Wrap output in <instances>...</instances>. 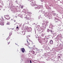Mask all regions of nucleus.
Returning <instances> with one entry per match:
<instances>
[{
    "label": "nucleus",
    "mask_w": 63,
    "mask_h": 63,
    "mask_svg": "<svg viewBox=\"0 0 63 63\" xmlns=\"http://www.w3.org/2000/svg\"><path fill=\"white\" fill-rule=\"evenodd\" d=\"M30 63H32L31 60H30Z\"/></svg>",
    "instance_id": "obj_19"
},
{
    "label": "nucleus",
    "mask_w": 63,
    "mask_h": 63,
    "mask_svg": "<svg viewBox=\"0 0 63 63\" xmlns=\"http://www.w3.org/2000/svg\"><path fill=\"white\" fill-rule=\"evenodd\" d=\"M27 43H28V45H30V43H29V42L28 41H27Z\"/></svg>",
    "instance_id": "obj_15"
},
{
    "label": "nucleus",
    "mask_w": 63,
    "mask_h": 63,
    "mask_svg": "<svg viewBox=\"0 0 63 63\" xmlns=\"http://www.w3.org/2000/svg\"><path fill=\"white\" fill-rule=\"evenodd\" d=\"M59 20L58 19H55V21L56 22H58V21Z\"/></svg>",
    "instance_id": "obj_7"
},
{
    "label": "nucleus",
    "mask_w": 63,
    "mask_h": 63,
    "mask_svg": "<svg viewBox=\"0 0 63 63\" xmlns=\"http://www.w3.org/2000/svg\"><path fill=\"white\" fill-rule=\"evenodd\" d=\"M34 47H35V46H34Z\"/></svg>",
    "instance_id": "obj_26"
},
{
    "label": "nucleus",
    "mask_w": 63,
    "mask_h": 63,
    "mask_svg": "<svg viewBox=\"0 0 63 63\" xmlns=\"http://www.w3.org/2000/svg\"><path fill=\"white\" fill-rule=\"evenodd\" d=\"M62 2H61V1L60 2V3H61Z\"/></svg>",
    "instance_id": "obj_24"
},
{
    "label": "nucleus",
    "mask_w": 63,
    "mask_h": 63,
    "mask_svg": "<svg viewBox=\"0 0 63 63\" xmlns=\"http://www.w3.org/2000/svg\"><path fill=\"white\" fill-rule=\"evenodd\" d=\"M13 29H14V28H13V29H12V30H13Z\"/></svg>",
    "instance_id": "obj_22"
},
{
    "label": "nucleus",
    "mask_w": 63,
    "mask_h": 63,
    "mask_svg": "<svg viewBox=\"0 0 63 63\" xmlns=\"http://www.w3.org/2000/svg\"><path fill=\"white\" fill-rule=\"evenodd\" d=\"M53 43V41H51L50 42V43L51 44H52Z\"/></svg>",
    "instance_id": "obj_10"
},
{
    "label": "nucleus",
    "mask_w": 63,
    "mask_h": 63,
    "mask_svg": "<svg viewBox=\"0 0 63 63\" xmlns=\"http://www.w3.org/2000/svg\"><path fill=\"white\" fill-rule=\"evenodd\" d=\"M21 8L22 9H23V6H21Z\"/></svg>",
    "instance_id": "obj_17"
},
{
    "label": "nucleus",
    "mask_w": 63,
    "mask_h": 63,
    "mask_svg": "<svg viewBox=\"0 0 63 63\" xmlns=\"http://www.w3.org/2000/svg\"><path fill=\"white\" fill-rule=\"evenodd\" d=\"M10 24V23L8 21L7 23L6 24V25H9Z\"/></svg>",
    "instance_id": "obj_8"
},
{
    "label": "nucleus",
    "mask_w": 63,
    "mask_h": 63,
    "mask_svg": "<svg viewBox=\"0 0 63 63\" xmlns=\"http://www.w3.org/2000/svg\"><path fill=\"white\" fill-rule=\"evenodd\" d=\"M47 41H46V43H47Z\"/></svg>",
    "instance_id": "obj_21"
},
{
    "label": "nucleus",
    "mask_w": 63,
    "mask_h": 63,
    "mask_svg": "<svg viewBox=\"0 0 63 63\" xmlns=\"http://www.w3.org/2000/svg\"><path fill=\"white\" fill-rule=\"evenodd\" d=\"M8 45H9V44H10V42H8Z\"/></svg>",
    "instance_id": "obj_14"
},
{
    "label": "nucleus",
    "mask_w": 63,
    "mask_h": 63,
    "mask_svg": "<svg viewBox=\"0 0 63 63\" xmlns=\"http://www.w3.org/2000/svg\"><path fill=\"white\" fill-rule=\"evenodd\" d=\"M12 33H9V37H11V36L12 35Z\"/></svg>",
    "instance_id": "obj_11"
},
{
    "label": "nucleus",
    "mask_w": 63,
    "mask_h": 63,
    "mask_svg": "<svg viewBox=\"0 0 63 63\" xmlns=\"http://www.w3.org/2000/svg\"><path fill=\"white\" fill-rule=\"evenodd\" d=\"M14 21L15 22V21Z\"/></svg>",
    "instance_id": "obj_28"
},
{
    "label": "nucleus",
    "mask_w": 63,
    "mask_h": 63,
    "mask_svg": "<svg viewBox=\"0 0 63 63\" xmlns=\"http://www.w3.org/2000/svg\"><path fill=\"white\" fill-rule=\"evenodd\" d=\"M10 36L8 37L7 38L6 40L7 41H8L10 39Z\"/></svg>",
    "instance_id": "obj_6"
},
{
    "label": "nucleus",
    "mask_w": 63,
    "mask_h": 63,
    "mask_svg": "<svg viewBox=\"0 0 63 63\" xmlns=\"http://www.w3.org/2000/svg\"><path fill=\"white\" fill-rule=\"evenodd\" d=\"M32 52L33 53V54H35V51H33V50H32Z\"/></svg>",
    "instance_id": "obj_12"
},
{
    "label": "nucleus",
    "mask_w": 63,
    "mask_h": 63,
    "mask_svg": "<svg viewBox=\"0 0 63 63\" xmlns=\"http://www.w3.org/2000/svg\"><path fill=\"white\" fill-rule=\"evenodd\" d=\"M0 24L1 25H4V19L2 18L0 19Z\"/></svg>",
    "instance_id": "obj_1"
},
{
    "label": "nucleus",
    "mask_w": 63,
    "mask_h": 63,
    "mask_svg": "<svg viewBox=\"0 0 63 63\" xmlns=\"http://www.w3.org/2000/svg\"><path fill=\"white\" fill-rule=\"evenodd\" d=\"M35 9H40V7L38 6L37 5H36V6L35 7Z\"/></svg>",
    "instance_id": "obj_5"
},
{
    "label": "nucleus",
    "mask_w": 63,
    "mask_h": 63,
    "mask_svg": "<svg viewBox=\"0 0 63 63\" xmlns=\"http://www.w3.org/2000/svg\"><path fill=\"white\" fill-rule=\"evenodd\" d=\"M58 57H60V56H58Z\"/></svg>",
    "instance_id": "obj_23"
},
{
    "label": "nucleus",
    "mask_w": 63,
    "mask_h": 63,
    "mask_svg": "<svg viewBox=\"0 0 63 63\" xmlns=\"http://www.w3.org/2000/svg\"><path fill=\"white\" fill-rule=\"evenodd\" d=\"M41 1L42 2H43V1H44V0H41Z\"/></svg>",
    "instance_id": "obj_20"
},
{
    "label": "nucleus",
    "mask_w": 63,
    "mask_h": 63,
    "mask_svg": "<svg viewBox=\"0 0 63 63\" xmlns=\"http://www.w3.org/2000/svg\"><path fill=\"white\" fill-rule=\"evenodd\" d=\"M16 28H17V29H18V28H19L18 27H16Z\"/></svg>",
    "instance_id": "obj_16"
},
{
    "label": "nucleus",
    "mask_w": 63,
    "mask_h": 63,
    "mask_svg": "<svg viewBox=\"0 0 63 63\" xmlns=\"http://www.w3.org/2000/svg\"><path fill=\"white\" fill-rule=\"evenodd\" d=\"M51 32H52V31L51 30L50 31Z\"/></svg>",
    "instance_id": "obj_18"
},
{
    "label": "nucleus",
    "mask_w": 63,
    "mask_h": 63,
    "mask_svg": "<svg viewBox=\"0 0 63 63\" xmlns=\"http://www.w3.org/2000/svg\"><path fill=\"white\" fill-rule=\"evenodd\" d=\"M32 6H35V1H34L32 2Z\"/></svg>",
    "instance_id": "obj_4"
},
{
    "label": "nucleus",
    "mask_w": 63,
    "mask_h": 63,
    "mask_svg": "<svg viewBox=\"0 0 63 63\" xmlns=\"http://www.w3.org/2000/svg\"><path fill=\"white\" fill-rule=\"evenodd\" d=\"M48 53H49V52H48Z\"/></svg>",
    "instance_id": "obj_27"
},
{
    "label": "nucleus",
    "mask_w": 63,
    "mask_h": 63,
    "mask_svg": "<svg viewBox=\"0 0 63 63\" xmlns=\"http://www.w3.org/2000/svg\"><path fill=\"white\" fill-rule=\"evenodd\" d=\"M22 34L23 35H25V32H22Z\"/></svg>",
    "instance_id": "obj_9"
},
{
    "label": "nucleus",
    "mask_w": 63,
    "mask_h": 63,
    "mask_svg": "<svg viewBox=\"0 0 63 63\" xmlns=\"http://www.w3.org/2000/svg\"><path fill=\"white\" fill-rule=\"evenodd\" d=\"M5 18L6 19H7V20H9L10 19V16L8 15H6L5 16Z\"/></svg>",
    "instance_id": "obj_2"
},
{
    "label": "nucleus",
    "mask_w": 63,
    "mask_h": 63,
    "mask_svg": "<svg viewBox=\"0 0 63 63\" xmlns=\"http://www.w3.org/2000/svg\"><path fill=\"white\" fill-rule=\"evenodd\" d=\"M29 32H30L32 30V29H29Z\"/></svg>",
    "instance_id": "obj_13"
},
{
    "label": "nucleus",
    "mask_w": 63,
    "mask_h": 63,
    "mask_svg": "<svg viewBox=\"0 0 63 63\" xmlns=\"http://www.w3.org/2000/svg\"><path fill=\"white\" fill-rule=\"evenodd\" d=\"M58 1H60V0H58Z\"/></svg>",
    "instance_id": "obj_25"
},
{
    "label": "nucleus",
    "mask_w": 63,
    "mask_h": 63,
    "mask_svg": "<svg viewBox=\"0 0 63 63\" xmlns=\"http://www.w3.org/2000/svg\"><path fill=\"white\" fill-rule=\"evenodd\" d=\"M21 51H22V52L24 53L25 52V49L24 48H21Z\"/></svg>",
    "instance_id": "obj_3"
}]
</instances>
